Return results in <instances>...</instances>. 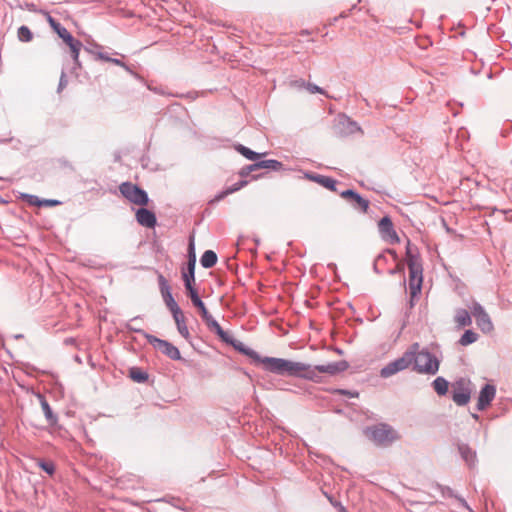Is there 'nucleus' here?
Instances as JSON below:
<instances>
[{"mask_svg":"<svg viewBox=\"0 0 512 512\" xmlns=\"http://www.w3.org/2000/svg\"><path fill=\"white\" fill-rule=\"evenodd\" d=\"M348 368V363L346 361H338V362H331L325 365H317L312 367L311 370L314 371V379L316 380L317 373H325L328 375H336L340 372L345 371Z\"/></svg>","mask_w":512,"mask_h":512,"instance_id":"12","label":"nucleus"},{"mask_svg":"<svg viewBox=\"0 0 512 512\" xmlns=\"http://www.w3.org/2000/svg\"><path fill=\"white\" fill-rule=\"evenodd\" d=\"M477 326L484 333H490L493 330V323L487 313L475 318Z\"/></svg>","mask_w":512,"mask_h":512,"instance_id":"22","label":"nucleus"},{"mask_svg":"<svg viewBox=\"0 0 512 512\" xmlns=\"http://www.w3.org/2000/svg\"><path fill=\"white\" fill-rule=\"evenodd\" d=\"M231 193L228 192V188L217 194L212 200L211 203H216L224 199L226 196L230 195Z\"/></svg>","mask_w":512,"mask_h":512,"instance_id":"39","label":"nucleus"},{"mask_svg":"<svg viewBox=\"0 0 512 512\" xmlns=\"http://www.w3.org/2000/svg\"><path fill=\"white\" fill-rule=\"evenodd\" d=\"M121 194L131 203L144 206L148 203L149 198L147 193L130 182H124L119 186Z\"/></svg>","mask_w":512,"mask_h":512,"instance_id":"6","label":"nucleus"},{"mask_svg":"<svg viewBox=\"0 0 512 512\" xmlns=\"http://www.w3.org/2000/svg\"><path fill=\"white\" fill-rule=\"evenodd\" d=\"M130 377L137 383H144L148 379V374L139 368H131Z\"/></svg>","mask_w":512,"mask_h":512,"instance_id":"29","label":"nucleus"},{"mask_svg":"<svg viewBox=\"0 0 512 512\" xmlns=\"http://www.w3.org/2000/svg\"><path fill=\"white\" fill-rule=\"evenodd\" d=\"M282 163L274 160V159H268V160H261L254 164H251L248 166L249 171H255L258 169H271L274 171H278L282 168Z\"/></svg>","mask_w":512,"mask_h":512,"instance_id":"16","label":"nucleus"},{"mask_svg":"<svg viewBox=\"0 0 512 512\" xmlns=\"http://www.w3.org/2000/svg\"><path fill=\"white\" fill-rule=\"evenodd\" d=\"M250 172H251V171H249V170H248V166H247V167H245V168H243V169L241 170L240 175H241V176H246V175H248Z\"/></svg>","mask_w":512,"mask_h":512,"instance_id":"45","label":"nucleus"},{"mask_svg":"<svg viewBox=\"0 0 512 512\" xmlns=\"http://www.w3.org/2000/svg\"><path fill=\"white\" fill-rule=\"evenodd\" d=\"M66 85H67L66 74L64 71H62L60 80H59V85H58V92H60L62 89H64L66 87Z\"/></svg>","mask_w":512,"mask_h":512,"instance_id":"40","label":"nucleus"},{"mask_svg":"<svg viewBox=\"0 0 512 512\" xmlns=\"http://www.w3.org/2000/svg\"><path fill=\"white\" fill-rule=\"evenodd\" d=\"M366 436L376 445L389 446L399 439L398 432L388 424L380 423L365 429Z\"/></svg>","mask_w":512,"mask_h":512,"instance_id":"5","label":"nucleus"},{"mask_svg":"<svg viewBox=\"0 0 512 512\" xmlns=\"http://www.w3.org/2000/svg\"><path fill=\"white\" fill-rule=\"evenodd\" d=\"M17 36L21 42H30L33 39L31 30L24 25L18 28Z\"/></svg>","mask_w":512,"mask_h":512,"instance_id":"30","label":"nucleus"},{"mask_svg":"<svg viewBox=\"0 0 512 512\" xmlns=\"http://www.w3.org/2000/svg\"><path fill=\"white\" fill-rule=\"evenodd\" d=\"M111 63L115 64V65H118L120 67H123L126 71H129L130 72V69L129 67L123 62L121 61L120 59H117V58H111L110 60Z\"/></svg>","mask_w":512,"mask_h":512,"instance_id":"41","label":"nucleus"},{"mask_svg":"<svg viewBox=\"0 0 512 512\" xmlns=\"http://www.w3.org/2000/svg\"><path fill=\"white\" fill-rule=\"evenodd\" d=\"M187 292L193 305L199 309L201 317L203 321L206 323L207 327L211 331L215 332L223 341L230 342L229 335L221 328L219 323L208 312L205 304L198 296L196 290L193 288L192 285H189V283H187Z\"/></svg>","mask_w":512,"mask_h":512,"instance_id":"4","label":"nucleus"},{"mask_svg":"<svg viewBox=\"0 0 512 512\" xmlns=\"http://www.w3.org/2000/svg\"><path fill=\"white\" fill-rule=\"evenodd\" d=\"M66 45L70 49V52H71V55H72V58H73L75 66L80 68L81 67V63L79 61V53H80V50L82 48V43L79 40L73 38L72 41L71 42H67Z\"/></svg>","mask_w":512,"mask_h":512,"instance_id":"21","label":"nucleus"},{"mask_svg":"<svg viewBox=\"0 0 512 512\" xmlns=\"http://www.w3.org/2000/svg\"><path fill=\"white\" fill-rule=\"evenodd\" d=\"M378 229L382 239L385 241L396 244L399 243L400 239L393 227L392 221L389 216H384L378 223Z\"/></svg>","mask_w":512,"mask_h":512,"instance_id":"10","label":"nucleus"},{"mask_svg":"<svg viewBox=\"0 0 512 512\" xmlns=\"http://www.w3.org/2000/svg\"><path fill=\"white\" fill-rule=\"evenodd\" d=\"M433 388L436 391V393L440 396L445 395L448 391L449 383L448 381L443 377H437L432 382Z\"/></svg>","mask_w":512,"mask_h":512,"instance_id":"25","label":"nucleus"},{"mask_svg":"<svg viewBox=\"0 0 512 512\" xmlns=\"http://www.w3.org/2000/svg\"><path fill=\"white\" fill-rule=\"evenodd\" d=\"M50 26L53 28V30L58 34V36L65 42H71L74 38L69 31L64 28L59 22H57L54 18L50 17L48 18Z\"/></svg>","mask_w":512,"mask_h":512,"instance_id":"18","label":"nucleus"},{"mask_svg":"<svg viewBox=\"0 0 512 512\" xmlns=\"http://www.w3.org/2000/svg\"><path fill=\"white\" fill-rule=\"evenodd\" d=\"M351 202L354 204V208L359 209L362 212H366L369 207V201L362 198L358 193Z\"/></svg>","mask_w":512,"mask_h":512,"instance_id":"31","label":"nucleus"},{"mask_svg":"<svg viewBox=\"0 0 512 512\" xmlns=\"http://www.w3.org/2000/svg\"><path fill=\"white\" fill-rule=\"evenodd\" d=\"M496 394L494 385L486 384L480 391L477 403V409L482 411L488 407L493 401Z\"/></svg>","mask_w":512,"mask_h":512,"instance_id":"13","label":"nucleus"},{"mask_svg":"<svg viewBox=\"0 0 512 512\" xmlns=\"http://www.w3.org/2000/svg\"><path fill=\"white\" fill-rule=\"evenodd\" d=\"M183 280H184L185 288L187 289V283H189V285H192V283L195 280V276L193 278H191L190 272H187V273L183 274Z\"/></svg>","mask_w":512,"mask_h":512,"instance_id":"43","label":"nucleus"},{"mask_svg":"<svg viewBox=\"0 0 512 512\" xmlns=\"http://www.w3.org/2000/svg\"><path fill=\"white\" fill-rule=\"evenodd\" d=\"M256 360L262 364L266 371L277 375L303 377L308 380L314 379V371L311 370V365L303 362L260 356H257Z\"/></svg>","mask_w":512,"mask_h":512,"instance_id":"1","label":"nucleus"},{"mask_svg":"<svg viewBox=\"0 0 512 512\" xmlns=\"http://www.w3.org/2000/svg\"><path fill=\"white\" fill-rule=\"evenodd\" d=\"M40 398V403H41V408L43 410V413L46 417V420L50 423V424H54L56 423L57 421V417L54 415V413L52 412V409L50 407V405L48 404V402L45 400L44 397L42 396H39Z\"/></svg>","mask_w":512,"mask_h":512,"instance_id":"24","label":"nucleus"},{"mask_svg":"<svg viewBox=\"0 0 512 512\" xmlns=\"http://www.w3.org/2000/svg\"><path fill=\"white\" fill-rule=\"evenodd\" d=\"M128 327H129L130 330H133L135 332L141 333L143 336H144V334H147L143 330L137 328V325L132 326V324H129Z\"/></svg>","mask_w":512,"mask_h":512,"instance_id":"44","label":"nucleus"},{"mask_svg":"<svg viewBox=\"0 0 512 512\" xmlns=\"http://www.w3.org/2000/svg\"><path fill=\"white\" fill-rule=\"evenodd\" d=\"M472 417H473L474 419H478V415H477V414H472Z\"/></svg>","mask_w":512,"mask_h":512,"instance_id":"46","label":"nucleus"},{"mask_svg":"<svg viewBox=\"0 0 512 512\" xmlns=\"http://www.w3.org/2000/svg\"><path fill=\"white\" fill-rule=\"evenodd\" d=\"M179 334L185 339H189L190 333L186 325L185 316L182 310L172 313Z\"/></svg>","mask_w":512,"mask_h":512,"instance_id":"17","label":"nucleus"},{"mask_svg":"<svg viewBox=\"0 0 512 512\" xmlns=\"http://www.w3.org/2000/svg\"><path fill=\"white\" fill-rule=\"evenodd\" d=\"M236 150L241 155H243L245 158H247L248 160H251V161H255V160H257L258 158H260L263 155V154L254 152L251 149H249V148H247V147H245L243 145H238L236 147Z\"/></svg>","mask_w":512,"mask_h":512,"instance_id":"26","label":"nucleus"},{"mask_svg":"<svg viewBox=\"0 0 512 512\" xmlns=\"http://www.w3.org/2000/svg\"><path fill=\"white\" fill-rule=\"evenodd\" d=\"M408 353H412V363H414V369L418 373L435 375L438 372V359L427 350L419 351L418 343L411 345Z\"/></svg>","mask_w":512,"mask_h":512,"instance_id":"3","label":"nucleus"},{"mask_svg":"<svg viewBox=\"0 0 512 512\" xmlns=\"http://www.w3.org/2000/svg\"><path fill=\"white\" fill-rule=\"evenodd\" d=\"M356 194L357 193L355 191L348 189V190H345V191L341 192L340 195H341L342 198L351 201V200H353L355 198Z\"/></svg>","mask_w":512,"mask_h":512,"instance_id":"38","label":"nucleus"},{"mask_svg":"<svg viewBox=\"0 0 512 512\" xmlns=\"http://www.w3.org/2000/svg\"><path fill=\"white\" fill-rule=\"evenodd\" d=\"M189 248H190V258H189V261H188V272H190V277L193 278L194 277L196 258H195V254H192V251L194 249V245H193V241L192 240L190 241Z\"/></svg>","mask_w":512,"mask_h":512,"instance_id":"32","label":"nucleus"},{"mask_svg":"<svg viewBox=\"0 0 512 512\" xmlns=\"http://www.w3.org/2000/svg\"><path fill=\"white\" fill-rule=\"evenodd\" d=\"M137 222L147 228H153L156 225V216L155 214L145 208H140L136 212Z\"/></svg>","mask_w":512,"mask_h":512,"instance_id":"14","label":"nucleus"},{"mask_svg":"<svg viewBox=\"0 0 512 512\" xmlns=\"http://www.w3.org/2000/svg\"><path fill=\"white\" fill-rule=\"evenodd\" d=\"M454 320L459 327L470 326L472 323L470 313L463 308L456 309Z\"/></svg>","mask_w":512,"mask_h":512,"instance_id":"19","label":"nucleus"},{"mask_svg":"<svg viewBox=\"0 0 512 512\" xmlns=\"http://www.w3.org/2000/svg\"><path fill=\"white\" fill-rule=\"evenodd\" d=\"M39 466L48 474L52 475L55 471V467L51 462H39Z\"/></svg>","mask_w":512,"mask_h":512,"instance_id":"36","label":"nucleus"},{"mask_svg":"<svg viewBox=\"0 0 512 512\" xmlns=\"http://www.w3.org/2000/svg\"><path fill=\"white\" fill-rule=\"evenodd\" d=\"M247 184H248V181L240 180L239 182L235 183L233 186L228 187V192H230L232 194L236 191H239L240 189L245 187Z\"/></svg>","mask_w":512,"mask_h":512,"instance_id":"37","label":"nucleus"},{"mask_svg":"<svg viewBox=\"0 0 512 512\" xmlns=\"http://www.w3.org/2000/svg\"><path fill=\"white\" fill-rule=\"evenodd\" d=\"M200 262L204 268H211L217 262V255L214 251L207 250L203 253Z\"/></svg>","mask_w":512,"mask_h":512,"instance_id":"23","label":"nucleus"},{"mask_svg":"<svg viewBox=\"0 0 512 512\" xmlns=\"http://www.w3.org/2000/svg\"><path fill=\"white\" fill-rule=\"evenodd\" d=\"M305 178L309 179L313 182H316L331 191H336L337 182H336V180H334L331 177L313 174V173H305Z\"/></svg>","mask_w":512,"mask_h":512,"instance_id":"15","label":"nucleus"},{"mask_svg":"<svg viewBox=\"0 0 512 512\" xmlns=\"http://www.w3.org/2000/svg\"><path fill=\"white\" fill-rule=\"evenodd\" d=\"M478 340V334L472 330H466L461 336L459 343L462 346L470 345Z\"/></svg>","mask_w":512,"mask_h":512,"instance_id":"28","label":"nucleus"},{"mask_svg":"<svg viewBox=\"0 0 512 512\" xmlns=\"http://www.w3.org/2000/svg\"><path fill=\"white\" fill-rule=\"evenodd\" d=\"M147 338L148 342L154 346V348L159 349L163 354L169 357L172 360H180L181 354L179 349L172 345L170 342L166 340L159 339L150 334H144Z\"/></svg>","mask_w":512,"mask_h":512,"instance_id":"8","label":"nucleus"},{"mask_svg":"<svg viewBox=\"0 0 512 512\" xmlns=\"http://www.w3.org/2000/svg\"><path fill=\"white\" fill-rule=\"evenodd\" d=\"M85 50L91 54H93L97 59L110 62L111 57H109L106 53L101 51H94L90 48H85Z\"/></svg>","mask_w":512,"mask_h":512,"instance_id":"35","label":"nucleus"},{"mask_svg":"<svg viewBox=\"0 0 512 512\" xmlns=\"http://www.w3.org/2000/svg\"><path fill=\"white\" fill-rule=\"evenodd\" d=\"M307 89L310 93H323V89L314 84H308Z\"/></svg>","mask_w":512,"mask_h":512,"instance_id":"42","label":"nucleus"},{"mask_svg":"<svg viewBox=\"0 0 512 512\" xmlns=\"http://www.w3.org/2000/svg\"><path fill=\"white\" fill-rule=\"evenodd\" d=\"M452 398L457 405H466L471 398L470 382L465 379L457 381L453 388Z\"/></svg>","mask_w":512,"mask_h":512,"instance_id":"9","label":"nucleus"},{"mask_svg":"<svg viewBox=\"0 0 512 512\" xmlns=\"http://www.w3.org/2000/svg\"><path fill=\"white\" fill-rule=\"evenodd\" d=\"M26 197L29 199L30 204H35L38 206H56L60 204L58 200L53 199H46V200H39L38 197L33 195H26Z\"/></svg>","mask_w":512,"mask_h":512,"instance_id":"27","label":"nucleus"},{"mask_svg":"<svg viewBox=\"0 0 512 512\" xmlns=\"http://www.w3.org/2000/svg\"><path fill=\"white\" fill-rule=\"evenodd\" d=\"M459 452L463 460L470 466L473 467L476 461V453L468 445L462 444L459 446Z\"/></svg>","mask_w":512,"mask_h":512,"instance_id":"20","label":"nucleus"},{"mask_svg":"<svg viewBox=\"0 0 512 512\" xmlns=\"http://www.w3.org/2000/svg\"><path fill=\"white\" fill-rule=\"evenodd\" d=\"M470 309H471L472 315L475 318L486 313L485 309L478 302H473L472 305L470 306Z\"/></svg>","mask_w":512,"mask_h":512,"instance_id":"34","label":"nucleus"},{"mask_svg":"<svg viewBox=\"0 0 512 512\" xmlns=\"http://www.w3.org/2000/svg\"><path fill=\"white\" fill-rule=\"evenodd\" d=\"M412 364V353H408V350L398 359L388 363L380 371V376L383 378H389L394 374L405 370Z\"/></svg>","mask_w":512,"mask_h":512,"instance_id":"7","label":"nucleus"},{"mask_svg":"<svg viewBox=\"0 0 512 512\" xmlns=\"http://www.w3.org/2000/svg\"><path fill=\"white\" fill-rule=\"evenodd\" d=\"M159 286H160V292L162 295V298L164 300V303L166 304L167 308L170 310L171 313L177 312L180 309L177 302L174 300L170 286L168 285V282L164 278L163 275H159L158 277Z\"/></svg>","mask_w":512,"mask_h":512,"instance_id":"11","label":"nucleus"},{"mask_svg":"<svg viewBox=\"0 0 512 512\" xmlns=\"http://www.w3.org/2000/svg\"><path fill=\"white\" fill-rule=\"evenodd\" d=\"M341 123L343 125H347V132L348 133H355L360 130V127L357 125L356 122L351 121L349 118H342Z\"/></svg>","mask_w":512,"mask_h":512,"instance_id":"33","label":"nucleus"},{"mask_svg":"<svg viewBox=\"0 0 512 512\" xmlns=\"http://www.w3.org/2000/svg\"><path fill=\"white\" fill-rule=\"evenodd\" d=\"M407 265L409 269V293L410 305L413 306V299L421 292L423 282V268L417 254L412 250L408 241L406 247Z\"/></svg>","mask_w":512,"mask_h":512,"instance_id":"2","label":"nucleus"}]
</instances>
